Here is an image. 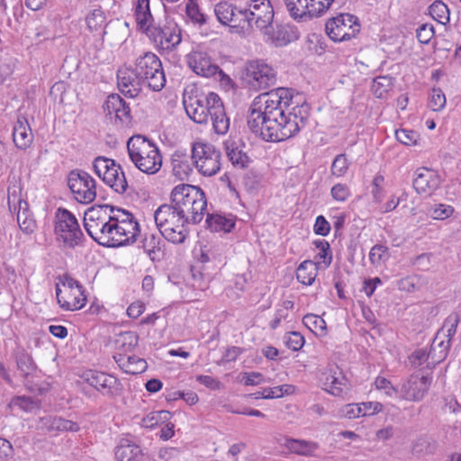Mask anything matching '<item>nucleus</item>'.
<instances>
[{
  "label": "nucleus",
  "instance_id": "obj_45",
  "mask_svg": "<svg viewBox=\"0 0 461 461\" xmlns=\"http://www.w3.org/2000/svg\"><path fill=\"white\" fill-rule=\"evenodd\" d=\"M350 162L344 153L335 157L330 167V173L337 177L344 176L349 168Z\"/></svg>",
  "mask_w": 461,
  "mask_h": 461
},
{
  "label": "nucleus",
  "instance_id": "obj_40",
  "mask_svg": "<svg viewBox=\"0 0 461 461\" xmlns=\"http://www.w3.org/2000/svg\"><path fill=\"white\" fill-rule=\"evenodd\" d=\"M431 17L441 24L449 22V10L442 1L437 0L429 7Z\"/></svg>",
  "mask_w": 461,
  "mask_h": 461
},
{
  "label": "nucleus",
  "instance_id": "obj_42",
  "mask_svg": "<svg viewBox=\"0 0 461 461\" xmlns=\"http://www.w3.org/2000/svg\"><path fill=\"white\" fill-rule=\"evenodd\" d=\"M234 10H236V6L228 2H221L214 7L215 15L218 21L223 25L230 23Z\"/></svg>",
  "mask_w": 461,
  "mask_h": 461
},
{
  "label": "nucleus",
  "instance_id": "obj_5",
  "mask_svg": "<svg viewBox=\"0 0 461 461\" xmlns=\"http://www.w3.org/2000/svg\"><path fill=\"white\" fill-rule=\"evenodd\" d=\"M132 73L141 85H146L153 91H160L166 85L162 63L152 52H146L136 59Z\"/></svg>",
  "mask_w": 461,
  "mask_h": 461
},
{
  "label": "nucleus",
  "instance_id": "obj_22",
  "mask_svg": "<svg viewBox=\"0 0 461 461\" xmlns=\"http://www.w3.org/2000/svg\"><path fill=\"white\" fill-rule=\"evenodd\" d=\"M13 140L17 149H26L33 141V134L28 120L23 115H19L13 129Z\"/></svg>",
  "mask_w": 461,
  "mask_h": 461
},
{
  "label": "nucleus",
  "instance_id": "obj_28",
  "mask_svg": "<svg viewBox=\"0 0 461 461\" xmlns=\"http://www.w3.org/2000/svg\"><path fill=\"white\" fill-rule=\"evenodd\" d=\"M102 180L117 194H124L128 188V183L122 167L115 162L107 173L104 174Z\"/></svg>",
  "mask_w": 461,
  "mask_h": 461
},
{
  "label": "nucleus",
  "instance_id": "obj_46",
  "mask_svg": "<svg viewBox=\"0 0 461 461\" xmlns=\"http://www.w3.org/2000/svg\"><path fill=\"white\" fill-rule=\"evenodd\" d=\"M313 245L319 249L315 258L321 259L326 267H330L332 262V252L330 243L325 240H316L313 241Z\"/></svg>",
  "mask_w": 461,
  "mask_h": 461
},
{
  "label": "nucleus",
  "instance_id": "obj_9",
  "mask_svg": "<svg viewBox=\"0 0 461 461\" xmlns=\"http://www.w3.org/2000/svg\"><path fill=\"white\" fill-rule=\"evenodd\" d=\"M191 151L195 167L202 175L212 176L220 170L221 153L212 144L194 142Z\"/></svg>",
  "mask_w": 461,
  "mask_h": 461
},
{
  "label": "nucleus",
  "instance_id": "obj_59",
  "mask_svg": "<svg viewBox=\"0 0 461 461\" xmlns=\"http://www.w3.org/2000/svg\"><path fill=\"white\" fill-rule=\"evenodd\" d=\"M388 257V247L382 244L375 245L369 253V259L373 265H379Z\"/></svg>",
  "mask_w": 461,
  "mask_h": 461
},
{
  "label": "nucleus",
  "instance_id": "obj_17",
  "mask_svg": "<svg viewBox=\"0 0 461 461\" xmlns=\"http://www.w3.org/2000/svg\"><path fill=\"white\" fill-rule=\"evenodd\" d=\"M441 183L438 174L428 167H420L415 171L413 188L419 194L431 195Z\"/></svg>",
  "mask_w": 461,
  "mask_h": 461
},
{
  "label": "nucleus",
  "instance_id": "obj_13",
  "mask_svg": "<svg viewBox=\"0 0 461 461\" xmlns=\"http://www.w3.org/2000/svg\"><path fill=\"white\" fill-rule=\"evenodd\" d=\"M81 378L103 395L111 398L119 395L122 390L120 380L104 372L88 369L83 372Z\"/></svg>",
  "mask_w": 461,
  "mask_h": 461
},
{
  "label": "nucleus",
  "instance_id": "obj_43",
  "mask_svg": "<svg viewBox=\"0 0 461 461\" xmlns=\"http://www.w3.org/2000/svg\"><path fill=\"white\" fill-rule=\"evenodd\" d=\"M334 0H308L306 19L319 17L323 14L331 5Z\"/></svg>",
  "mask_w": 461,
  "mask_h": 461
},
{
  "label": "nucleus",
  "instance_id": "obj_18",
  "mask_svg": "<svg viewBox=\"0 0 461 461\" xmlns=\"http://www.w3.org/2000/svg\"><path fill=\"white\" fill-rule=\"evenodd\" d=\"M39 429L49 433L78 432L80 426L77 422L57 415H46L39 418Z\"/></svg>",
  "mask_w": 461,
  "mask_h": 461
},
{
  "label": "nucleus",
  "instance_id": "obj_1",
  "mask_svg": "<svg viewBox=\"0 0 461 461\" xmlns=\"http://www.w3.org/2000/svg\"><path fill=\"white\" fill-rule=\"evenodd\" d=\"M291 88L278 87L258 95L252 102L247 117L249 130L268 142H280L295 136L308 122L307 104H293Z\"/></svg>",
  "mask_w": 461,
  "mask_h": 461
},
{
  "label": "nucleus",
  "instance_id": "obj_10",
  "mask_svg": "<svg viewBox=\"0 0 461 461\" xmlns=\"http://www.w3.org/2000/svg\"><path fill=\"white\" fill-rule=\"evenodd\" d=\"M114 211L112 205H95L85 212L84 227L87 234L99 245H103L106 238V227L111 221L112 215L106 212V209Z\"/></svg>",
  "mask_w": 461,
  "mask_h": 461
},
{
  "label": "nucleus",
  "instance_id": "obj_62",
  "mask_svg": "<svg viewBox=\"0 0 461 461\" xmlns=\"http://www.w3.org/2000/svg\"><path fill=\"white\" fill-rule=\"evenodd\" d=\"M10 405L17 406L24 411H31L36 405L33 399L30 396H14L10 402Z\"/></svg>",
  "mask_w": 461,
  "mask_h": 461
},
{
  "label": "nucleus",
  "instance_id": "obj_6",
  "mask_svg": "<svg viewBox=\"0 0 461 461\" xmlns=\"http://www.w3.org/2000/svg\"><path fill=\"white\" fill-rule=\"evenodd\" d=\"M54 233L58 241L69 249L83 245L85 236L76 216L68 209L59 207L55 212Z\"/></svg>",
  "mask_w": 461,
  "mask_h": 461
},
{
  "label": "nucleus",
  "instance_id": "obj_24",
  "mask_svg": "<svg viewBox=\"0 0 461 461\" xmlns=\"http://www.w3.org/2000/svg\"><path fill=\"white\" fill-rule=\"evenodd\" d=\"M236 216L233 214L225 215L221 212H212L206 214L205 228L212 232L223 231L230 233L235 228Z\"/></svg>",
  "mask_w": 461,
  "mask_h": 461
},
{
  "label": "nucleus",
  "instance_id": "obj_27",
  "mask_svg": "<svg viewBox=\"0 0 461 461\" xmlns=\"http://www.w3.org/2000/svg\"><path fill=\"white\" fill-rule=\"evenodd\" d=\"M262 32L264 35L267 36L268 41L276 47L285 46L294 39H296L294 32L283 24L274 26L272 23L270 25H267V28H265Z\"/></svg>",
  "mask_w": 461,
  "mask_h": 461
},
{
  "label": "nucleus",
  "instance_id": "obj_20",
  "mask_svg": "<svg viewBox=\"0 0 461 461\" xmlns=\"http://www.w3.org/2000/svg\"><path fill=\"white\" fill-rule=\"evenodd\" d=\"M183 104L186 114L194 122L203 124L208 122L210 110L203 96L192 95L188 99L184 98Z\"/></svg>",
  "mask_w": 461,
  "mask_h": 461
},
{
  "label": "nucleus",
  "instance_id": "obj_61",
  "mask_svg": "<svg viewBox=\"0 0 461 461\" xmlns=\"http://www.w3.org/2000/svg\"><path fill=\"white\" fill-rule=\"evenodd\" d=\"M303 336L297 331L290 332L287 336L285 337V343L286 347L293 351H297L301 349L304 344Z\"/></svg>",
  "mask_w": 461,
  "mask_h": 461
},
{
  "label": "nucleus",
  "instance_id": "obj_33",
  "mask_svg": "<svg viewBox=\"0 0 461 461\" xmlns=\"http://www.w3.org/2000/svg\"><path fill=\"white\" fill-rule=\"evenodd\" d=\"M139 336L134 331H126L120 335V338L116 339V349L114 355H122L126 357L128 353L132 352L138 346Z\"/></svg>",
  "mask_w": 461,
  "mask_h": 461
},
{
  "label": "nucleus",
  "instance_id": "obj_35",
  "mask_svg": "<svg viewBox=\"0 0 461 461\" xmlns=\"http://www.w3.org/2000/svg\"><path fill=\"white\" fill-rule=\"evenodd\" d=\"M118 86L122 93L128 97H135L140 92L141 83L137 77L131 75L121 76L118 74Z\"/></svg>",
  "mask_w": 461,
  "mask_h": 461
},
{
  "label": "nucleus",
  "instance_id": "obj_39",
  "mask_svg": "<svg viewBox=\"0 0 461 461\" xmlns=\"http://www.w3.org/2000/svg\"><path fill=\"white\" fill-rule=\"evenodd\" d=\"M303 324L316 335L323 336L327 332L325 321L312 313H308L303 318Z\"/></svg>",
  "mask_w": 461,
  "mask_h": 461
},
{
  "label": "nucleus",
  "instance_id": "obj_47",
  "mask_svg": "<svg viewBox=\"0 0 461 461\" xmlns=\"http://www.w3.org/2000/svg\"><path fill=\"white\" fill-rule=\"evenodd\" d=\"M431 357L433 361L436 359V346L431 345V348L429 352H427L424 348L416 349L410 356V362L412 366H420L422 365L428 358Z\"/></svg>",
  "mask_w": 461,
  "mask_h": 461
},
{
  "label": "nucleus",
  "instance_id": "obj_25",
  "mask_svg": "<svg viewBox=\"0 0 461 461\" xmlns=\"http://www.w3.org/2000/svg\"><path fill=\"white\" fill-rule=\"evenodd\" d=\"M166 243L161 234H145L140 241V248L153 262L160 261L165 256Z\"/></svg>",
  "mask_w": 461,
  "mask_h": 461
},
{
  "label": "nucleus",
  "instance_id": "obj_64",
  "mask_svg": "<svg viewBox=\"0 0 461 461\" xmlns=\"http://www.w3.org/2000/svg\"><path fill=\"white\" fill-rule=\"evenodd\" d=\"M460 322V315L456 312L450 314L444 321V327L447 328V337L449 340H452V338L456 333L457 326Z\"/></svg>",
  "mask_w": 461,
  "mask_h": 461
},
{
  "label": "nucleus",
  "instance_id": "obj_57",
  "mask_svg": "<svg viewBox=\"0 0 461 461\" xmlns=\"http://www.w3.org/2000/svg\"><path fill=\"white\" fill-rule=\"evenodd\" d=\"M312 443L303 439H294L290 438L286 440L287 448L295 454L307 456L309 455V451L307 447H310Z\"/></svg>",
  "mask_w": 461,
  "mask_h": 461
},
{
  "label": "nucleus",
  "instance_id": "obj_26",
  "mask_svg": "<svg viewBox=\"0 0 461 461\" xmlns=\"http://www.w3.org/2000/svg\"><path fill=\"white\" fill-rule=\"evenodd\" d=\"M117 461H144L145 455L139 445L128 438H122L115 447Z\"/></svg>",
  "mask_w": 461,
  "mask_h": 461
},
{
  "label": "nucleus",
  "instance_id": "obj_23",
  "mask_svg": "<svg viewBox=\"0 0 461 461\" xmlns=\"http://www.w3.org/2000/svg\"><path fill=\"white\" fill-rule=\"evenodd\" d=\"M134 17L137 31L143 34L157 23L150 11L149 0H137Z\"/></svg>",
  "mask_w": 461,
  "mask_h": 461
},
{
  "label": "nucleus",
  "instance_id": "obj_37",
  "mask_svg": "<svg viewBox=\"0 0 461 461\" xmlns=\"http://www.w3.org/2000/svg\"><path fill=\"white\" fill-rule=\"evenodd\" d=\"M290 16L298 22L306 21L308 0H284Z\"/></svg>",
  "mask_w": 461,
  "mask_h": 461
},
{
  "label": "nucleus",
  "instance_id": "obj_7",
  "mask_svg": "<svg viewBox=\"0 0 461 461\" xmlns=\"http://www.w3.org/2000/svg\"><path fill=\"white\" fill-rule=\"evenodd\" d=\"M145 35L158 49L163 50H173L182 41L181 30L167 16L163 20L158 19Z\"/></svg>",
  "mask_w": 461,
  "mask_h": 461
},
{
  "label": "nucleus",
  "instance_id": "obj_50",
  "mask_svg": "<svg viewBox=\"0 0 461 461\" xmlns=\"http://www.w3.org/2000/svg\"><path fill=\"white\" fill-rule=\"evenodd\" d=\"M111 122L120 127L128 126L131 123V108L125 101L124 105H121L120 109L116 111L115 115L111 117Z\"/></svg>",
  "mask_w": 461,
  "mask_h": 461
},
{
  "label": "nucleus",
  "instance_id": "obj_32",
  "mask_svg": "<svg viewBox=\"0 0 461 461\" xmlns=\"http://www.w3.org/2000/svg\"><path fill=\"white\" fill-rule=\"evenodd\" d=\"M320 262H314L313 260L303 261L296 270L297 280L305 285H311L318 274Z\"/></svg>",
  "mask_w": 461,
  "mask_h": 461
},
{
  "label": "nucleus",
  "instance_id": "obj_21",
  "mask_svg": "<svg viewBox=\"0 0 461 461\" xmlns=\"http://www.w3.org/2000/svg\"><path fill=\"white\" fill-rule=\"evenodd\" d=\"M171 164L173 175L180 180L187 179L195 166L185 149H176L171 156Z\"/></svg>",
  "mask_w": 461,
  "mask_h": 461
},
{
  "label": "nucleus",
  "instance_id": "obj_12",
  "mask_svg": "<svg viewBox=\"0 0 461 461\" xmlns=\"http://www.w3.org/2000/svg\"><path fill=\"white\" fill-rule=\"evenodd\" d=\"M255 90H265L276 84V75L274 68L263 60H253L246 67L244 78Z\"/></svg>",
  "mask_w": 461,
  "mask_h": 461
},
{
  "label": "nucleus",
  "instance_id": "obj_52",
  "mask_svg": "<svg viewBox=\"0 0 461 461\" xmlns=\"http://www.w3.org/2000/svg\"><path fill=\"white\" fill-rule=\"evenodd\" d=\"M121 105H124V100L119 95L113 94L107 97L103 108L106 115H109L111 118L113 114H115L116 111L120 109Z\"/></svg>",
  "mask_w": 461,
  "mask_h": 461
},
{
  "label": "nucleus",
  "instance_id": "obj_63",
  "mask_svg": "<svg viewBox=\"0 0 461 461\" xmlns=\"http://www.w3.org/2000/svg\"><path fill=\"white\" fill-rule=\"evenodd\" d=\"M375 385L379 390H384V393L388 396H393L396 394H400V390L394 387L392 383L385 377L377 376L375 381Z\"/></svg>",
  "mask_w": 461,
  "mask_h": 461
},
{
  "label": "nucleus",
  "instance_id": "obj_49",
  "mask_svg": "<svg viewBox=\"0 0 461 461\" xmlns=\"http://www.w3.org/2000/svg\"><path fill=\"white\" fill-rule=\"evenodd\" d=\"M392 86L391 77H377L373 80L372 91L377 98H383Z\"/></svg>",
  "mask_w": 461,
  "mask_h": 461
},
{
  "label": "nucleus",
  "instance_id": "obj_53",
  "mask_svg": "<svg viewBox=\"0 0 461 461\" xmlns=\"http://www.w3.org/2000/svg\"><path fill=\"white\" fill-rule=\"evenodd\" d=\"M112 166L115 167V160L105 157H97L93 162L94 170L100 178L104 177V174L107 173Z\"/></svg>",
  "mask_w": 461,
  "mask_h": 461
},
{
  "label": "nucleus",
  "instance_id": "obj_31",
  "mask_svg": "<svg viewBox=\"0 0 461 461\" xmlns=\"http://www.w3.org/2000/svg\"><path fill=\"white\" fill-rule=\"evenodd\" d=\"M226 154L233 167L240 169L248 167L250 158L234 140L224 142Z\"/></svg>",
  "mask_w": 461,
  "mask_h": 461
},
{
  "label": "nucleus",
  "instance_id": "obj_44",
  "mask_svg": "<svg viewBox=\"0 0 461 461\" xmlns=\"http://www.w3.org/2000/svg\"><path fill=\"white\" fill-rule=\"evenodd\" d=\"M105 20V14L101 7L94 9L86 17V26L90 32L101 29Z\"/></svg>",
  "mask_w": 461,
  "mask_h": 461
},
{
  "label": "nucleus",
  "instance_id": "obj_11",
  "mask_svg": "<svg viewBox=\"0 0 461 461\" xmlns=\"http://www.w3.org/2000/svg\"><path fill=\"white\" fill-rule=\"evenodd\" d=\"M68 185L78 203H90L96 197L95 180L84 170H71L68 175Z\"/></svg>",
  "mask_w": 461,
  "mask_h": 461
},
{
  "label": "nucleus",
  "instance_id": "obj_41",
  "mask_svg": "<svg viewBox=\"0 0 461 461\" xmlns=\"http://www.w3.org/2000/svg\"><path fill=\"white\" fill-rule=\"evenodd\" d=\"M209 117L212 120L213 129L217 134H225L228 131L230 121L226 116L224 108H218V111L213 112Z\"/></svg>",
  "mask_w": 461,
  "mask_h": 461
},
{
  "label": "nucleus",
  "instance_id": "obj_48",
  "mask_svg": "<svg viewBox=\"0 0 461 461\" xmlns=\"http://www.w3.org/2000/svg\"><path fill=\"white\" fill-rule=\"evenodd\" d=\"M185 14L194 23L199 25L206 23V16L200 11L196 0H188L185 5Z\"/></svg>",
  "mask_w": 461,
  "mask_h": 461
},
{
  "label": "nucleus",
  "instance_id": "obj_29",
  "mask_svg": "<svg viewBox=\"0 0 461 461\" xmlns=\"http://www.w3.org/2000/svg\"><path fill=\"white\" fill-rule=\"evenodd\" d=\"M113 359L118 364L119 367L127 374H141L148 368L146 360L135 355L126 357L113 355Z\"/></svg>",
  "mask_w": 461,
  "mask_h": 461
},
{
  "label": "nucleus",
  "instance_id": "obj_38",
  "mask_svg": "<svg viewBox=\"0 0 461 461\" xmlns=\"http://www.w3.org/2000/svg\"><path fill=\"white\" fill-rule=\"evenodd\" d=\"M228 25L240 28L244 32L253 30L252 22H250L248 8L238 9L236 7V10H234V14L232 15V19L230 20V23Z\"/></svg>",
  "mask_w": 461,
  "mask_h": 461
},
{
  "label": "nucleus",
  "instance_id": "obj_51",
  "mask_svg": "<svg viewBox=\"0 0 461 461\" xmlns=\"http://www.w3.org/2000/svg\"><path fill=\"white\" fill-rule=\"evenodd\" d=\"M70 296L73 297L71 301L64 300L63 303H60V307L64 310L68 311H75L81 309L86 302V296L85 294V291L83 290V295H78L77 293L73 292L70 293Z\"/></svg>",
  "mask_w": 461,
  "mask_h": 461
},
{
  "label": "nucleus",
  "instance_id": "obj_2",
  "mask_svg": "<svg viewBox=\"0 0 461 461\" xmlns=\"http://www.w3.org/2000/svg\"><path fill=\"white\" fill-rule=\"evenodd\" d=\"M170 202L191 224H198L203 219L207 208V199L201 187L180 184L172 189Z\"/></svg>",
  "mask_w": 461,
  "mask_h": 461
},
{
  "label": "nucleus",
  "instance_id": "obj_3",
  "mask_svg": "<svg viewBox=\"0 0 461 461\" xmlns=\"http://www.w3.org/2000/svg\"><path fill=\"white\" fill-rule=\"evenodd\" d=\"M176 208L170 203H164L154 212L156 225L161 236L173 244H183L189 235L187 226L191 224Z\"/></svg>",
  "mask_w": 461,
  "mask_h": 461
},
{
  "label": "nucleus",
  "instance_id": "obj_60",
  "mask_svg": "<svg viewBox=\"0 0 461 461\" xmlns=\"http://www.w3.org/2000/svg\"><path fill=\"white\" fill-rule=\"evenodd\" d=\"M350 194V189L346 184L338 183L330 189L331 197L338 202H345Z\"/></svg>",
  "mask_w": 461,
  "mask_h": 461
},
{
  "label": "nucleus",
  "instance_id": "obj_14",
  "mask_svg": "<svg viewBox=\"0 0 461 461\" xmlns=\"http://www.w3.org/2000/svg\"><path fill=\"white\" fill-rule=\"evenodd\" d=\"M431 382L432 377L429 375L418 374L410 375L400 388V398L411 402L421 401L427 394Z\"/></svg>",
  "mask_w": 461,
  "mask_h": 461
},
{
  "label": "nucleus",
  "instance_id": "obj_55",
  "mask_svg": "<svg viewBox=\"0 0 461 461\" xmlns=\"http://www.w3.org/2000/svg\"><path fill=\"white\" fill-rule=\"evenodd\" d=\"M446 97L444 93L439 88H433L429 101V107L432 111H440L445 107Z\"/></svg>",
  "mask_w": 461,
  "mask_h": 461
},
{
  "label": "nucleus",
  "instance_id": "obj_8",
  "mask_svg": "<svg viewBox=\"0 0 461 461\" xmlns=\"http://www.w3.org/2000/svg\"><path fill=\"white\" fill-rule=\"evenodd\" d=\"M360 27L358 17L348 13L330 18L325 24L329 38L339 42L355 38L360 32Z\"/></svg>",
  "mask_w": 461,
  "mask_h": 461
},
{
  "label": "nucleus",
  "instance_id": "obj_4",
  "mask_svg": "<svg viewBox=\"0 0 461 461\" xmlns=\"http://www.w3.org/2000/svg\"><path fill=\"white\" fill-rule=\"evenodd\" d=\"M131 160L143 173L153 175L162 166V156L156 144L146 137L134 135L127 141Z\"/></svg>",
  "mask_w": 461,
  "mask_h": 461
},
{
  "label": "nucleus",
  "instance_id": "obj_56",
  "mask_svg": "<svg viewBox=\"0 0 461 461\" xmlns=\"http://www.w3.org/2000/svg\"><path fill=\"white\" fill-rule=\"evenodd\" d=\"M17 221L21 230L25 234L33 233L37 226L35 220L29 214V212L26 214H21L18 212Z\"/></svg>",
  "mask_w": 461,
  "mask_h": 461
},
{
  "label": "nucleus",
  "instance_id": "obj_54",
  "mask_svg": "<svg viewBox=\"0 0 461 461\" xmlns=\"http://www.w3.org/2000/svg\"><path fill=\"white\" fill-rule=\"evenodd\" d=\"M435 35L431 23H423L416 29V38L421 44H428Z\"/></svg>",
  "mask_w": 461,
  "mask_h": 461
},
{
  "label": "nucleus",
  "instance_id": "obj_15",
  "mask_svg": "<svg viewBox=\"0 0 461 461\" xmlns=\"http://www.w3.org/2000/svg\"><path fill=\"white\" fill-rule=\"evenodd\" d=\"M248 12L252 28L256 26L262 32L273 23L274 8L269 0H251Z\"/></svg>",
  "mask_w": 461,
  "mask_h": 461
},
{
  "label": "nucleus",
  "instance_id": "obj_34",
  "mask_svg": "<svg viewBox=\"0 0 461 461\" xmlns=\"http://www.w3.org/2000/svg\"><path fill=\"white\" fill-rule=\"evenodd\" d=\"M14 358L17 368L23 377H27L37 369L32 357L24 348H18L14 352Z\"/></svg>",
  "mask_w": 461,
  "mask_h": 461
},
{
  "label": "nucleus",
  "instance_id": "obj_36",
  "mask_svg": "<svg viewBox=\"0 0 461 461\" xmlns=\"http://www.w3.org/2000/svg\"><path fill=\"white\" fill-rule=\"evenodd\" d=\"M172 417V413L168 411H151L142 418L140 425L147 429H154L155 427L164 424Z\"/></svg>",
  "mask_w": 461,
  "mask_h": 461
},
{
  "label": "nucleus",
  "instance_id": "obj_30",
  "mask_svg": "<svg viewBox=\"0 0 461 461\" xmlns=\"http://www.w3.org/2000/svg\"><path fill=\"white\" fill-rule=\"evenodd\" d=\"M106 238L103 242L104 247L118 248L129 245V238L122 237V231L118 222V217H112L106 227Z\"/></svg>",
  "mask_w": 461,
  "mask_h": 461
},
{
  "label": "nucleus",
  "instance_id": "obj_58",
  "mask_svg": "<svg viewBox=\"0 0 461 461\" xmlns=\"http://www.w3.org/2000/svg\"><path fill=\"white\" fill-rule=\"evenodd\" d=\"M418 136L417 131L411 130L400 129L395 131L396 140L406 146L416 144Z\"/></svg>",
  "mask_w": 461,
  "mask_h": 461
},
{
  "label": "nucleus",
  "instance_id": "obj_16",
  "mask_svg": "<svg viewBox=\"0 0 461 461\" xmlns=\"http://www.w3.org/2000/svg\"><path fill=\"white\" fill-rule=\"evenodd\" d=\"M189 67L197 75L210 77L217 73L221 76V80L226 78L230 81L229 76H227L218 65L212 62L211 59L204 52H194L188 59Z\"/></svg>",
  "mask_w": 461,
  "mask_h": 461
},
{
  "label": "nucleus",
  "instance_id": "obj_19",
  "mask_svg": "<svg viewBox=\"0 0 461 461\" xmlns=\"http://www.w3.org/2000/svg\"><path fill=\"white\" fill-rule=\"evenodd\" d=\"M320 381L322 389L334 396H340L347 389V378L341 371L330 368L321 373Z\"/></svg>",
  "mask_w": 461,
  "mask_h": 461
}]
</instances>
